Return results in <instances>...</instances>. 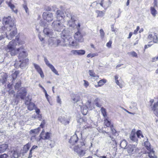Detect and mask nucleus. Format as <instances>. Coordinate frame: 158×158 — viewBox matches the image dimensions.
<instances>
[{"label":"nucleus","instance_id":"nucleus-1","mask_svg":"<svg viewBox=\"0 0 158 158\" xmlns=\"http://www.w3.org/2000/svg\"><path fill=\"white\" fill-rule=\"evenodd\" d=\"M21 40H12L9 43L6 48V50L8 52H10L11 56L16 55L19 53L18 58L21 62L20 66V67H25L28 62L29 60L25 59L27 54L23 47L21 46L22 43Z\"/></svg>","mask_w":158,"mask_h":158},{"label":"nucleus","instance_id":"nucleus-2","mask_svg":"<svg viewBox=\"0 0 158 158\" xmlns=\"http://www.w3.org/2000/svg\"><path fill=\"white\" fill-rule=\"evenodd\" d=\"M2 23L4 25L1 29L6 31V33L8 34L11 38L14 37L17 33V28L14 19L10 16L5 17L2 19Z\"/></svg>","mask_w":158,"mask_h":158},{"label":"nucleus","instance_id":"nucleus-3","mask_svg":"<svg viewBox=\"0 0 158 158\" xmlns=\"http://www.w3.org/2000/svg\"><path fill=\"white\" fill-rule=\"evenodd\" d=\"M77 133L81 134L82 136L83 134L82 132H76L74 135L71 136L69 140V142L70 143L69 147L73 149L74 151L80 156H83L85 154V151L82 149L81 147L85 145V143L83 140L77 142L78 138L77 137Z\"/></svg>","mask_w":158,"mask_h":158},{"label":"nucleus","instance_id":"nucleus-4","mask_svg":"<svg viewBox=\"0 0 158 158\" xmlns=\"http://www.w3.org/2000/svg\"><path fill=\"white\" fill-rule=\"evenodd\" d=\"M52 28L55 31H60L61 30L65 29V27L59 21L53 22L52 24Z\"/></svg>","mask_w":158,"mask_h":158},{"label":"nucleus","instance_id":"nucleus-5","mask_svg":"<svg viewBox=\"0 0 158 158\" xmlns=\"http://www.w3.org/2000/svg\"><path fill=\"white\" fill-rule=\"evenodd\" d=\"M61 45L63 46L76 47L78 45L77 40H62Z\"/></svg>","mask_w":158,"mask_h":158},{"label":"nucleus","instance_id":"nucleus-6","mask_svg":"<svg viewBox=\"0 0 158 158\" xmlns=\"http://www.w3.org/2000/svg\"><path fill=\"white\" fill-rule=\"evenodd\" d=\"M43 19L48 22H51L53 19V15L52 13L49 12H44L43 14Z\"/></svg>","mask_w":158,"mask_h":158},{"label":"nucleus","instance_id":"nucleus-7","mask_svg":"<svg viewBox=\"0 0 158 158\" xmlns=\"http://www.w3.org/2000/svg\"><path fill=\"white\" fill-rule=\"evenodd\" d=\"M44 60L46 64L48 66L51 70L52 71L55 73L56 75H59V74L58 72L55 69L54 66L51 64L49 63V61L46 57H44Z\"/></svg>","mask_w":158,"mask_h":158},{"label":"nucleus","instance_id":"nucleus-8","mask_svg":"<svg viewBox=\"0 0 158 158\" xmlns=\"http://www.w3.org/2000/svg\"><path fill=\"white\" fill-rule=\"evenodd\" d=\"M48 45L49 46L56 47L62 44V40H49Z\"/></svg>","mask_w":158,"mask_h":158},{"label":"nucleus","instance_id":"nucleus-9","mask_svg":"<svg viewBox=\"0 0 158 158\" xmlns=\"http://www.w3.org/2000/svg\"><path fill=\"white\" fill-rule=\"evenodd\" d=\"M27 91L26 89L24 88L22 90L17 93L16 97L18 98L24 99L26 95Z\"/></svg>","mask_w":158,"mask_h":158},{"label":"nucleus","instance_id":"nucleus-10","mask_svg":"<svg viewBox=\"0 0 158 158\" xmlns=\"http://www.w3.org/2000/svg\"><path fill=\"white\" fill-rule=\"evenodd\" d=\"M51 133L50 132H47L44 133V131L43 129L40 135L41 139H49Z\"/></svg>","mask_w":158,"mask_h":158},{"label":"nucleus","instance_id":"nucleus-11","mask_svg":"<svg viewBox=\"0 0 158 158\" xmlns=\"http://www.w3.org/2000/svg\"><path fill=\"white\" fill-rule=\"evenodd\" d=\"M58 120L64 125L68 124L69 122V121L67 119V117L66 116H59Z\"/></svg>","mask_w":158,"mask_h":158},{"label":"nucleus","instance_id":"nucleus-12","mask_svg":"<svg viewBox=\"0 0 158 158\" xmlns=\"http://www.w3.org/2000/svg\"><path fill=\"white\" fill-rule=\"evenodd\" d=\"M43 32L44 34L47 36L49 37H52L53 33L51 29L49 28H45L44 29Z\"/></svg>","mask_w":158,"mask_h":158},{"label":"nucleus","instance_id":"nucleus-13","mask_svg":"<svg viewBox=\"0 0 158 158\" xmlns=\"http://www.w3.org/2000/svg\"><path fill=\"white\" fill-rule=\"evenodd\" d=\"M27 98H26V101L25 102V104L27 105L28 104L27 106V108L28 110H33L34 107L35 105L33 103L29 102L31 100L30 99L28 98L27 100Z\"/></svg>","mask_w":158,"mask_h":158},{"label":"nucleus","instance_id":"nucleus-14","mask_svg":"<svg viewBox=\"0 0 158 158\" xmlns=\"http://www.w3.org/2000/svg\"><path fill=\"white\" fill-rule=\"evenodd\" d=\"M56 17L57 21H59L62 19L64 18V13L60 10H58L56 12Z\"/></svg>","mask_w":158,"mask_h":158},{"label":"nucleus","instance_id":"nucleus-15","mask_svg":"<svg viewBox=\"0 0 158 158\" xmlns=\"http://www.w3.org/2000/svg\"><path fill=\"white\" fill-rule=\"evenodd\" d=\"M136 147L135 145H129L127 149L128 152L129 154H133L135 150Z\"/></svg>","mask_w":158,"mask_h":158},{"label":"nucleus","instance_id":"nucleus-16","mask_svg":"<svg viewBox=\"0 0 158 158\" xmlns=\"http://www.w3.org/2000/svg\"><path fill=\"white\" fill-rule=\"evenodd\" d=\"M136 135V134L135 132L132 130L130 135V139L133 141L137 142L138 140Z\"/></svg>","mask_w":158,"mask_h":158},{"label":"nucleus","instance_id":"nucleus-17","mask_svg":"<svg viewBox=\"0 0 158 158\" xmlns=\"http://www.w3.org/2000/svg\"><path fill=\"white\" fill-rule=\"evenodd\" d=\"M158 106V101L155 103L153 107H152V110L154 111V114L157 116H158V111L157 107Z\"/></svg>","mask_w":158,"mask_h":158},{"label":"nucleus","instance_id":"nucleus-18","mask_svg":"<svg viewBox=\"0 0 158 158\" xmlns=\"http://www.w3.org/2000/svg\"><path fill=\"white\" fill-rule=\"evenodd\" d=\"M148 39L152 40H157V34L154 32H149Z\"/></svg>","mask_w":158,"mask_h":158},{"label":"nucleus","instance_id":"nucleus-19","mask_svg":"<svg viewBox=\"0 0 158 158\" xmlns=\"http://www.w3.org/2000/svg\"><path fill=\"white\" fill-rule=\"evenodd\" d=\"M6 3L8 6L12 9V10L15 13L17 14V10L16 9L15 6L14 5L12 4L10 1L8 2H7Z\"/></svg>","mask_w":158,"mask_h":158},{"label":"nucleus","instance_id":"nucleus-20","mask_svg":"<svg viewBox=\"0 0 158 158\" xmlns=\"http://www.w3.org/2000/svg\"><path fill=\"white\" fill-rule=\"evenodd\" d=\"M8 147V145L7 144H3L0 145V153L4 152Z\"/></svg>","mask_w":158,"mask_h":158},{"label":"nucleus","instance_id":"nucleus-21","mask_svg":"<svg viewBox=\"0 0 158 158\" xmlns=\"http://www.w3.org/2000/svg\"><path fill=\"white\" fill-rule=\"evenodd\" d=\"M40 127H39L37 129L31 130L30 131V135L31 136L34 135H37L38 134L40 131Z\"/></svg>","mask_w":158,"mask_h":158},{"label":"nucleus","instance_id":"nucleus-22","mask_svg":"<svg viewBox=\"0 0 158 158\" xmlns=\"http://www.w3.org/2000/svg\"><path fill=\"white\" fill-rule=\"evenodd\" d=\"M31 143H28L26 144L25 145L23 149V153H26L28 150L29 148L31 147Z\"/></svg>","mask_w":158,"mask_h":158},{"label":"nucleus","instance_id":"nucleus-23","mask_svg":"<svg viewBox=\"0 0 158 158\" xmlns=\"http://www.w3.org/2000/svg\"><path fill=\"white\" fill-rule=\"evenodd\" d=\"M107 1L108 4H105V5L103 6V0H102L100 3L101 6L104 8H106V9L107 8V7H109L110 6L111 4L112 3V2L110 0H108Z\"/></svg>","mask_w":158,"mask_h":158},{"label":"nucleus","instance_id":"nucleus-24","mask_svg":"<svg viewBox=\"0 0 158 158\" xmlns=\"http://www.w3.org/2000/svg\"><path fill=\"white\" fill-rule=\"evenodd\" d=\"M86 121V119L85 118L83 117L82 118H78L77 119V121L78 123H80V124H82L84 126L85 124V122Z\"/></svg>","mask_w":158,"mask_h":158},{"label":"nucleus","instance_id":"nucleus-25","mask_svg":"<svg viewBox=\"0 0 158 158\" xmlns=\"http://www.w3.org/2000/svg\"><path fill=\"white\" fill-rule=\"evenodd\" d=\"M150 151L149 152V151H146L145 152V153L148 154L150 158H154L155 155L154 153V151L152 150V149H151Z\"/></svg>","mask_w":158,"mask_h":158},{"label":"nucleus","instance_id":"nucleus-26","mask_svg":"<svg viewBox=\"0 0 158 158\" xmlns=\"http://www.w3.org/2000/svg\"><path fill=\"white\" fill-rule=\"evenodd\" d=\"M88 106L89 107V106ZM87 107L88 106H86L81 107V112L83 115L86 114L88 112Z\"/></svg>","mask_w":158,"mask_h":158},{"label":"nucleus","instance_id":"nucleus-27","mask_svg":"<svg viewBox=\"0 0 158 158\" xmlns=\"http://www.w3.org/2000/svg\"><path fill=\"white\" fill-rule=\"evenodd\" d=\"M158 43V40H153L150 42H149L148 44L145 46V49H146L148 47H151L154 43Z\"/></svg>","mask_w":158,"mask_h":158},{"label":"nucleus","instance_id":"nucleus-28","mask_svg":"<svg viewBox=\"0 0 158 158\" xmlns=\"http://www.w3.org/2000/svg\"><path fill=\"white\" fill-rule=\"evenodd\" d=\"M151 13L153 17H155L157 14V11L154 7H151L150 8Z\"/></svg>","mask_w":158,"mask_h":158},{"label":"nucleus","instance_id":"nucleus-29","mask_svg":"<svg viewBox=\"0 0 158 158\" xmlns=\"http://www.w3.org/2000/svg\"><path fill=\"white\" fill-rule=\"evenodd\" d=\"M144 144L145 147L147 149V151H150V149H151L150 147V144L149 142L148 141H145Z\"/></svg>","mask_w":158,"mask_h":158},{"label":"nucleus","instance_id":"nucleus-30","mask_svg":"<svg viewBox=\"0 0 158 158\" xmlns=\"http://www.w3.org/2000/svg\"><path fill=\"white\" fill-rule=\"evenodd\" d=\"M127 145V143L125 140L122 141L120 144V147L123 149H125Z\"/></svg>","mask_w":158,"mask_h":158},{"label":"nucleus","instance_id":"nucleus-31","mask_svg":"<svg viewBox=\"0 0 158 158\" xmlns=\"http://www.w3.org/2000/svg\"><path fill=\"white\" fill-rule=\"evenodd\" d=\"M74 38L75 40H80L81 38V36L79 31H78L77 32L75 33Z\"/></svg>","mask_w":158,"mask_h":158},{"label":"nucleus","instance_id":"nucleus-32","mask_svg":"<svg viewBox=\"0 0 158 158\" xmlns=\"http://www.w3.org/2000/svg\"><path fill=\"white\" fill-rule=\"evenodd\" d=\"M96 12L98 14L97 17H102L105 14V11L97 10L96 11Z\"/></svg>","mask_w":158,"mask_h":158},{"label":"nucleus","instance_id":"nucleus-33","mask_svg":"<svg viewBox=\"0 0 158 158\" xmlns=\"http://www.w3.org/2000/svg\"><path fill=\"white\" fill-rule=\"evenodd\" d=\"M6 35H2L0 36V40H2L4 39L6 37L8 39H12L13 37L11 38L10 36L8 34L6 33Z\"/></svg>","mask_w":158,"mask_h":158},{"label":"nucleus","instance_id":"nucleus-34","mask_svg":"<svg viewBox=\"0 0 158 158\" xmlns=\"http://www.w3.org/2000/svg\"><path fill=\"white\" fill-rule=\"evenodd\" d=\"M106 82V80L104 79H102L100 80L98 82V85H95L96 87L98 86H101L104 85Z\"/></svg>","mask_w":158,"mask_h":158},{"label":"nucleus","instance_id":"nucleus-35","mask_svg":"<svg viewBox=\"0 0 158 158\" xmlns=\"http://www.w3.org/2000/svg\"><path fill=\"white\" fill-rule=\"evenodd\" d=\"M14 158H18L19 156V153L17 150L12 151L11 152Z\"/></svg>","mask_w":158,"mask_h":158},{"label":"nucleus","instance_id":"nucleus-36","mask_svg":"<svg viewBox=\"0 0 158 158\" xmlns=\"http://www.w3.org/2000/svg\"><path fill=\"white\" fill-rule=\"evenodd\" d=\"M33 65L35 69L38 73L42 70V69L38 65L35 64H33Z\"/></svg>","mask_w":158,"mask_h":158},{"label":"nucleus","instance_id":"nucleus-37","mask_svg":"<svg viewBox=\"0 0 158 158\" xmlns=\"http://www.w3.org/2000/svg\"><path fill=\"white\" fill-rule=\"evenodd\" d=\"M127 54L129 56H131L133 57H135L136 58L138 57L137 54L134 51L128 52Z\"/></svg>","mask_w":158,"mask_h":158},{"label":"nucleus","instance_id":"nucleus-38","mask_svg":"<svg viewBox=\"0 0 158 158\" xmlns=\"http://www.w3.org/2000/svg\"><path fill=\"white\" fill-rule=\"evenodd\" d=\"M89 75L92 77H98L97 75L95 74L93 71L92 70H90L89 71Z\"/></svg>","mask_w":158,"mask_h":158},{"label":"nucleus","instance_id":"nucleus-39","mask_svg":"<svg viewBox=\"0 0 158 158\" xmlns=\"http://www.w3.org/2000/svg\"><path fill=\"white\" fill-rule=\"evenodd\" d=\"M101 111L104 117H106V109L103 107H102L101 109Z\"/></svg>","mask_w":158,"mask_h":158},{"label":"nucleus","instance_id":"nucleus-40","mask_svg":"<svg viewBox=\"0 0 158 158\" xmlns=\"http://www.w3.org/2000/svg\"><path fill=\"white\" fill-rule=\"evenodd\" d=\"M64 29H64L63 30V31L62 33L61 34V36L63 40H65V39L67 38L66 37L67 35L65 34V30H64Z\"/></svg>","mask_w":158,"mask_h":158},{"label":"nucleus","instance_id":"nucleus-41","mask_svg":"<svg viewBox=\"0 0 158 158\" xmlns=\"http://www.w3.org/2000/svg\"><path fill=\"white\" fill-rule=\"evenodd\" d=\"M21 86V81H19L17 82L15 86V89L18 90Z\"/></svg>","mask_w":158,"mask_h":158},{"label":"nucleus","instance_id":"nucleus-42","mask_svg":"<svg viewBox=\"0 0 158 158\" xmlns=\"http://www.w3.org/2000/svg\"><path fill=\"white\" fill-rule=\"evenodd\" d=\"M136 134L138 138H140L141 137H143L141 131L140 130L137 131Z\"/></svg>","mask_w":158,"mask_h":158},{"label":"nucleus","instance_id":"nucleus-43","mask_svg":"<svg viewBox=\"0 0 158 158\" xmlns=\"http://www.w3.org/2000/svg\"><path fill=\"white\" fill-rule=\"evenodd\" d=\"M100 35L102 39H103L104 37L105 33L103 30L101 29L100 30Z\"/></svg>","mask_w":158,"mask_h":158},{"label":"nucleus","instance_id":"nucleus-44","mask_svg":"<svg viewBox=\"0 0 158 158\" xmlns=\"http://www.w3.org/2000/svg\"><path fill=\"white\" fill-rule=\"evenodd\" d=\"M80 99V96L78 95H77L75 96V97L73 99V100L74 102H76L79 101Z\"/></svg>","mask_w":158,"mask_h":158},{"label":"nucleus","instance_id":"nucleus-45","mask_svg":"<svg viewBox=\"0 0 158 158\" xmlns=\"http://www.w3.org/2000/svg\"><path fill=\"white\" fill-rule=\"evenodd\" d=\"M78 55H84L85 53V51L84 50H77Z\"/></svg>","mask_w":158,"mask_h":158},{"label":"nucleus","instance_id":"nucleus-46","mask_svg":"<svg viewBox=\"0 0 158 158\" xmlns=\"http://www.w3.org/2000/svg\"><path fill=\"white\" fill-rule=\"evenodd\" d=\"M104 123L105 125L107 127H109L110 126V123L109 121H108L107 119H105L104 120Z\"/></svg>","mask_w":158,"mask_h":158},{"label":"nucleus","instance_id":"nucleus-47","mask_svg":"<svg viewBox=\"0 0 158 158\" xmlns=\"http://www.w3.org/2000/svg\"><path fill=\"white\" fill-rule=\"evenodd\" d=\"M65 14L66 15V16L67 17H71V19L73 22H75V19L74 17L73 16H72L70 13L69 15H68L67 13V12H66Z\"/></svg>","mask_w":158,"mask_h":158},{"label":"nucleus","instance_id":"nucleus-48","mask_svg":"<svg viewBox=\"0 0 158 158\" xmlns=\"http://www.w3.org/2000/svg\"><path fill=\"white\" fill-rule=\"evenodd\" d=\"M71 54L74 55H78L77 50H73L71 51Z\"/></svg>","mask_w":158,"mask_h":158},{"label":"nucleus","instance_id":"nucleus-49","mask_svg":"<svg viewBox=\"0 0 158 158\" xmlns=\"http://www.w3.org/2000/svg\"><path fill=\"white\" fill-rule=\"evenodd\" d=\"M23 7L25 10L26 12L28 14V8H27V6L26 4H24L23 5Z\"/></svg>","mask_w":158,"mask_h":158},{"label":"nucleus","instance_id":"nucleus-50","mask_svg":"<svg viewBox=\"0 0 158 158\" xmlns=\"http://www.w3.org/2000/svg\"><path fill=\"white\" fill-rule=\"evenodd\" d=\"M40 26L44 27H46L47 25L46 22L44 21H40Z\"/></svg>","mask_w":158,"mask_h":158},{"label":"nucleus","instance_id":"nucleus-51","mask_svg":"<svg viewBox=\"0 0 158 158\" xmlns=\"http://www.w3.org/2000/svg\"><path fill=\"white\" fill-rule=\"evenodd\" d=\"M98 98H96L95 100V105L96 106L98 107H100L101 106V105L98 102Z\"/></svg>","mask_w":158,"mask_h":158},{"label":"nucleus","instance_id":"nucleus-52","mask_svg":"<svg viewBox=\"0 0 158 158\" xmlns=\"http://www.w3.org/2000/svg\"><path fill=\"white\" fill-rule=\"evenodd\" d=\"M84 85L85 88H87L89 85V83L88 82L85 80H84Z\"/></svg>","mask_w":158,"mask_h":158},{"label":"nucleus","instance_id":"nucleus-53","mask_svg":"<svg viewBox=\"0 0 158 158\" xmlns=\"http://www.w3.org/2000/svg\"><path fill=\"white\" fill-rule=\"evenodd\" d=\"M8 155L6 154H4L0 155V158H7Z\"/></svg>","mask_w":158,"mask_h":158},{"label":"nucleus","instance_id":"nucleus-54","mask_svg":"<svg viewBox=\"0 0 158 158\" xmlns=\"http://www.w3.org/2000/svg\"><path fill=\"white\" fill-rule=\"evenodd\" d=\"M112 44V42L110 40L106 44V46L108 48H110L111 47Z\"/></svg>","mask_w":158,"mask_h":158},{"label":"nucleus","instance_id":"nucleus-55","mask_svg":"<svg viewBox=\"0 0 158 158\" xmlns=\"http://www.w3.org/2000/svg\"><path fill=\"white\" fill-rule=\"evenodd\" d=\"M45 121L44 120H42L41 124L40 125V127L42 128H43L45 124Z\"/></svg>","mask_w":158,"mask_h":158},{"label":"nucleus","instance_id":"nucleus-56","mask_svg":"<svg viewBox=\"0 0 158 158\" xmlns=\"http://www.w3.org/2000/svg\"><path fill=\"white\" fill-rule=\"evenodd\" d=\"M115 83H116V84L118 85L120 88H122L123 87V85H122V84L120 83L118 80H116V81H115Z\"/></svg>","mask_w":158,"mask_h":158},{"label":"nucleus","instance_id":"nucleus-57","mask_svg":"<svg viewBox=\"0 0 158 158\" xmlns=\"http://www.w3.org/2000/svg\"><path fill=\"white\" fill-rule=\"evenodd\" d=\"M111 29L112 31L114 32H115L117 31V28H114L113 25L111 26Z\"/></svg>","mask_w":158,"mask_h":158},{"label":"nucleus","instance_id":"nucleus-58","mask_svg":"<svg viewBox=\"0 0 158 158\" xmlns=\"http://www.w3.org/2000/svg\"><path fill=\"white\" fill-rule=\"evenodd\" d=\"M38 73L40 74V76L42 78H44V76L42 70Z\"/></svg>","mask_w":158,"mask_h":158},{"label":"nucleus","instance_id":"nucleus-59","mask_svg":"<svg viewBox=\"0 0 158 158\" xmlns=\"http://www.w3.org/2000/svg\"><path fill=\"white\" fill-rule=\"evenodd\" d=\"M36 135H32V136H31V138L30 139L32 142L34 141L36 139Z\"/></svg>","mask_w":158,"mask_h":158},{"label":"nucleus","instance_id":"nucleus-60","mask_svg":"<svg viewBox=\"0 0 158 158\" xmlns=\"http://www.w3.org/2000/svg\"><path fill=\"white\" fill-rule=\"evenodd\" d=\"M95 56V54L89 53V54L87 55V57L88 58H89L90 57H93L94 56Z\"/></svg>","mask_w":158,"mask_h":158},{"label":"nucleus","instance_id":"nucleus-61","mask_svg":"<svg viewBox=\"0 0 158 158\" xmlns=\"http://www.w3.org/2000/svg\"><path fill=\"white\" fill-rule=\"evenodd\" d=\"M139 26H137L136 29L134 31V32H133L134 34H136L137 33V32L139 30Z\"/></svg>","mask_w":158,"mask_h":158},{"label":"nucleus","instance_id":"nucleus-62","mask_svg":"<svg viewBox=\"0 0 158 158\" xmlns=\"http://www.w3.org/2000/svg\"><path fill=\"white\" fill-rule=\"evenodd\" d=\"M57 102L60 104H61V99L60 98L59 96H57Z\"/></svg>","mask_w":158,"mask_h":158},{"label":"nucleus","instance_id":"nucleus-63","mask_svg":"<svg viewBox=\"0 0 158 158\" xmlns=\"http://www.w3.org/2000/svg\"><path fill=\"white\" fill-rule=\"evenodd\" d=\"M19 73V72L18 71H15V73H13V75H15V78H16Z\"/></svg>","mask_w":158,"mask_h":158},{"label":"nucleus","instance_id":"nucleus-64","mask_svg":"<svg viewBox=\"0 0 158 158\" xmlns=\"http://www.w3.org/2000/svg\"><path fill=\"white\" fill-rule=\"evenodd\" d=\"M81 24L80 23H78L77 25L76 26V28L78 31H79L80 28V27Z\"/></svg>","mask_w":158,"mask_h":158}]
</instances>
